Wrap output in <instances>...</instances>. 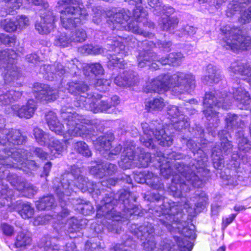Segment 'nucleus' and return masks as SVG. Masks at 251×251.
<instances>
[{"mask_svg": "<svg viewBox=\"0 0 251 251\" xmlns=\"http://www.w3.org/2000/svg\"><path fill=\"white\" fill-rule=\"evenodd\" d=\"M151 201H156L159 202L163 200V203L160 205H156L154 209H149V212L152 213L154 218L158 219L163 225L171 232H177L181 234L180 236H174V238L176 245H171L170 243H166L161 245L159 251H191L193 244L192 241L195 239L196 235L195 226L193 228L184 227L179 220L178 215L181 209L176 203L168 199H163L161 194H153L151 198H147Z\"/></svg>", "mask_w": 251, "mask_h": 251, "instance_id": "obj_1", "label": "nucleus"}, {"mask_svg": "<svg viewBox=\"0 0 251 251\" xmlns=\"http://www.w3.org/2000/svg\"><path fill=\"white\" fill-rule=\"evenodd\" d=\"M179 156L173 152L170 155V158L176 160L180 158ZM207 161V157L203 153V156L200 158L193 160L189 166L185 165L182 162L175 160L173 168L169 161H166V164L162 163L160 165L162 176L168 178L172 173H174L169 187L172 195L177 198L183 197L185 193L190 190V185L194 187H201L204 177L208 174V170L205 168Z\"/></svg>", "mask_w": 251, "mask_h": 251, "instance_id": "obj_2", "label": "nucleus"}, {"mask_svg": "<svg viewBox=\"0 0 251 251\" xmlns=\"http://www.w3.org/2000/svg\"><path fill=\"white\" fill-rule=\"evenodd\" d=\"M80 168L73 169L71 173H67L62 176L61 181L58 179L53 180V189L58 196L61 206L62 207L60 215H58L57 219L61 224L66 221L65 218L69 215V211L67 208L63 207V204H66V201L69 200L68 197L72 193L75 191L74 188H78L82 192L89 191L90 192H95L98 194L100 193V187H106L109 188L115 186L117 183V179L109 178L104 179L101 182L94 184L89 181L87 178L80 175Z\"/></svg>", "mask_w": 251, "mask_h": 251, "instance_id": "obj_3", "label": "nucleus"}, {"mask_svg": "<svg viewBox=\"0 0 251 251\" xmlns=\"http://www.w3.org/2000/svg\"><path fill=\"white\" fill-rule=\"evenodd\" d=\"M61 115L66 124V128L58 121L54 112L50 111L46 114V122L52 131L57 134H63L66 140L72 137L91 138L94 136L92 122L84 116L73 112L72 108L63 106Z\"/></svg>", "mask_w": 251, "mask_h": 251, "instance_id": "obj_4", "label": "nucleus"}, {"mask_svg": "<svg viewBox=\"0 0 251 251\" xmlns=\"http://www.w3.org/2000/svg\"><path fill=\"white\" fill-rule=\"evenodd\" d=\"M119 202H122L125 207L122 216L114 210V206L117 203V201L113 198L112 194L108 197L105 196L101 201L97 207V217H104L110 220L108 222L107 228L111 232L119 233L122 230V221L127 220L131 218L132 216L140 214V209L137 206L130 204L131 201L135 199L132 197L130 192L127 190H121L119 194Z\"/></svg>", "mask_w": 251, "mask_h": 251, "instance_id": "obj_5", "label": "nucleus"}, {"mask_svg": "<svg viewBox=\"0 0 251 251\" xmlns=\"http://www.w3.org/2000/svg\"><path fill=\"white\" fill-rule=\"evenodd\" d=\"M195 86V76L192 73L177 72L173 75L162 74L151 79L144 91L162 93L170 90L173 95L179 96L190 93Z\"/></svg>", "mask_w": 251, "mask_h": 251, "instance_id": "obj_6", "label": "nucleus"}, {"mask_svg": "<svg viewBox=\"0 0 251 251\" xmlns=\"http://www.w3.org/2000/svg\"><path fill=\"white\" fill-rule=\"evenodd\" d=\"M56 7L64 8L60 10V19L62 26L65 29H70L87 20L88 15L82 4L76 0H60Z\"/></svg>", "mask_w": 251, "mask_h": 251, "instance_id": "obj_7", "label": "nucleus"}, {"mask_svg": "<svg viewBox=\"0 0 251 251\" xmlns=\"http://www.w3.org/2000/svg\"><path fill=\"white\" fill-rule=\"evenodd\" d=\"M221 30L224 37L220 44L226 49L235 51L247 50L251 47V38H245L242 35V31L238 28L226 25L222 26Z\"/></svg>", "mask_w": 251, "mask_h": 251, "instance_id": "obj_8", "label": "nucleus"}, {"mask_svg": "<svg viewBox=\"0 0 251 251\" xmlns=\"http://www.w3.org/2000/svg\"><path fill=\"white\" fill-rule=\"evenodd\" d=\"M18 53L13 50L7 49L0 51V61L3 68L2 73L4 83L7 85L15 87L19 85L15 81L19 77V71L15 65Z\"/></svg>", "mask_w": 251, "mask_h": 251, "instance_id": "obj_9", "label": "nucleus"}, {"mask_svg": "<svg viewBox=\"0 0 251 251\" xmlns=\"http://www.w3.org/2000/svg\"><path fill=\"white\" fill-rule=\"evenodd\" d=\"M156 124H158L156 121L141 124L143 134L140 138L141 142L148 148H153V140L155 139L159 145L162 146H170L173 141L172 136L167 135L166 131L163 129L159 130L156 129L154 131V128Z\"/></svg>", "mask_w": 251, "mask_h": 251, "instance_id": "obj_10", "label": "nucleus"}, {"mask_svg": "<svg viewBox=\"0 0 251 251\" xmlns=\"http://www.w3.org/2000/svg\"><path fill=\"white\" fill-rule=\"evenodd\" d=\"M216 97L215 93L206 92L203 99V112L208 120L210 121L212 119L213 121L216 123L219 120L216 107H222V108L227 109L229 108L230 102L229 100V94L224 93L222 94V97L218 96L216 93Z\"/></svg>", "mask_w": 251, "mask_h": 251, "instance_id": "obj_11", "label": "nucleus"}, {"mask_svg": "<svg viewBox=\"0 0 251 251\" xmlns=\"http://www.w3.org/2000/svg\"><path fill=\"white\" fill-rule=\"evenodd\" d=\"M226 121L228 130H234L239 129L236 132L239 150L244 152L251 151V143L243 134V129L245 126V124L239 116L234 114H228Z\"/></svg>", "mask_w": 251, "mask_h": 251, "instance_id": "obj_12", "label": "nucleus"}, {"mask_svg": "<svg viewBox=\"0 0 251 251\" xmlns=\"http://www.w3.org/2000/svg\"><path fill=\"white\" fill-rule=\"evenodd\" d=\"M19 149L18 151L11 152L12 156L0 158V163L8 168H17L26 171L24 168L34 170L36 168L35 162L27 159V152Z\"/></svg>", "mask_w": 251, "mask_h": 251, "instance_id": "obj_13", "label": "nucleus"}, {"mask_svg": "<svg viewBox=\"0 0 251 251\" xmlns=\"http://www.w3.org/2000/svg\"><path fill=\"white\" fill-rule=\"evenodd\" d=\"M67 68L69 69L68 71L59 63L53 66L44 65L41 67L40 71L44 75L45 78L50 81L57 79V76L60 77L63 75L68 73L72 76L78 75L80 70L78 69L77 66L74 63V61L72 60V62L68 64Z\"/></svg>", "mask_w": 251, "mask_h": 251, "instance_id": "obj_14", "label": "nucleus"}, {"mask_svg": "<svg viewBox=\"0 0 251 251\" xmlns=\"http://www.w3.org/2000/svg\"><path fill=\"white\" fill-rule=\"evenodd\" d=\"M25 141V137L23 136L21 132L15 129H8L2 130L0 132V144L6 147L3 151L7 154V156H12L11 152L18 151H11L16 145L22 144Z\"/></svg>", "mask_w": 251, "mask_h": 251, "instance_id": "obj_15", "label": "nucleus"}, {"mask_svg": "<svg viewBox=\"0 0 251 251\" xmlns=\"http://www.w3.org/2000/svg\"><path fill=\"white\" fill-rule=\"evenodd\" d=\"M114 140L112 134L109 133L100 136L93 141L94 145L96 150L99 151L104 157L110 159L114 158L113 155H118L122 150V146L118 145L111 148V142Z\"/></svg>", "mask_w": 251, "mask_h": 251, "instance_id": "obj_16", "label": "nucleus"}, {"mask_svg": "<svg viewBox=\"0 0 251 251\" xmlns=\"http://www.w3.org/2000/svg\"><path fill=\"white\" fill-rule=\"evenodd\" d=\"M251 0H233L228 4L226 14L227 17H231L236 14H240L239 22L243 24L251 21V6L244 10L245 5Z\"/></svg>", "mask_w": 251, "mask_h": 251, "instance_id": "obj_17", "label": "nucleus"}, {"mask_svg": "<svg viewBox=\"0 0 251 251\" xmlns=\"http://www.w3.org/2000/svg\"><path fill=\"white\" fill-rule=\"evenodd\" d=\"M133 226H135L134 233L137 237L141 240H145V241L143 243V246L146 251H158L155 247L153 237L154 230L151 224L147 223L137 228L135 225Z\"/></svg>", "mask_w": 251, "mask_h": 251, "instance_id": "obj_18", "label": "nucleus"}, {"mask_svg": "<svg viewBox=\"0 0 251 251\" xmlns=\"http://www.w3.org/2000/svg\"><path fill=\"white\" fill-rule=\"evenodd\" d=\"M66 90L69 93L77 96L75 105L78 107L84 106L85 99L90 96V94L86 93L88 90V86L82 82H69L67 84Z\"/></svg>", "mask_w": 251, "mask_h": 251, "instance_id": "obj_19", "label": "nucleus"}, {"mask_svg": "<svg viewBox=\"0 0 251 251\" xmlns=\"http://www.w3.org/2000/svg\"><path fill=\"white\" fill-rule=\"evenodd\" d=\"M33 93L36 99L41 101H49L57 99L59 91L49 85L35 83L33 86Z\"/></svg>", "mask_w": 251, "mask_h": 251, "instance_id": "obj_20", "label": "nucleus"}, {"mask_svg": "<svg viewBox=\"0 0 251 251\" xmlns=\"http://www.w3.org/2000/svg\"><path fill=\"white\" fill-rule=\"evenodd\" d=\"M101 96L100 95L90 94L87 99H85L84 106H81L80 107L85 108L86 110L95 113L105 112L110 108L109 104L108 102L101 100Z\"/></svg>", "mask_w": 251, "mask_h": 251, "instance_id": "obj_21", "label": "nucleus"}, {"mask_svg": "<svg viewBox=\"0 0 251 251\" xmlns=\"http://www.w3.org/2000/svg\"><path fill=\"white\" fill-rule=\"evenodd\" d=\"M7 181L17 190L23 193L26 197H31L37 192L36 187L26 182L21 177H19L15 174L8 176Z\"/></svg>", "mask_w": 251, "mask_h": 251, "instance_id": "obj_22", "label": "nucleus"}, {"mask_svg": "<svg viewBox=\"0 0 251 251\" xmlns=\"http://www.w3.org/2000/svg\"><path fill=\"white\" fill-rule=\"evenodd\" d=\"M36 108V102L32 99L28 100L25 104H16L11 107L14 115L26 119L33 116Z\"/></svg>", "mask_w": 251, "mask_h": 251, "instance_id": "obj_23", "label": "nucleus"}, {"mask_svg": "<svg viewBox=\"0 0 251 251\" xmlns=\"http://www.w3.org/2000/svg\"><path fill=\"white\" fill-rule=\"evenodd\" d=\"M135 179L138 183H146L152 189L158 190L159 192L164 191V185L161 182V179L151 172L145 171L136 175Z\"/></svg>", "mask_w": 251, "mask_h": 251, "instance_id": "obj_24", "label": "nucleus"}, {"mask_svg": "<svg viewBox=\"0 0 251 251\" xmlns=\"http://www.w3.org/2000/svg\"><path fill=\"white\" fill-rule=\"evenodd\" d=\"M42 18L40 22L35 24V28L40 34H47L54 28L55 17L52 12L48 11L41 13Z\"/></svg>", "mask_w": 251, "mask_h": 251, "instance_id": "obj_25", "label": "nucleus"}, {"mask_svg": "<svg viewBox=\"0 0 251 251\" xmlns=\"http://www.w3.org/2000/svg\"><path fill=\"white\" fill-rule=\"evenodd\" d=\"M134 149L133 142H130L127 143L124 148L121 160L119 162L120 167L127 169L136 166V160L134 159Z\"/></svg>", "mask_w": 251, "mask_h": 251, "instance_id": "obj_26", "label": "nucleus"}, {"mask_svg": "<svg viewBox=\"0 0 251 251\" xmlns=\"http://www.w3.org/2000/svg\"><path fill=\"white\" fill-rule=\"evenodd\" d=\"M207 201L206 195L202 192L198 197L194 198V199L185 201L183 206L190 213H192V211L195 213L200 212L204 209L207 203Z\"/></svg>", "mask_w": 251, "mask_h": 251, "instance_id": "obj_27", "label": "nucleus"}, {"mask_svg": "<svg viewBox=\"0 0 251 251\" xmlns=\"http://www.w3.org/2000/svg\"><path fill=\"white\" fill-rule=\"evenodd\" d=\"M161 57H159L154 53L151 52L149 50H142L139 52L137 57L138 66L143 68L149 66L150 68L157 70L159 68L158 65L154 61H158Z\"/></svg>", "mask_w": 251, "mask_h": 251, "instance_id": "obj_28", "label": "nucleus"}, {"mask_svg": "<svg viewBox=\"0 0 251 251\" xmlns=\"http://www.w3.org/2000/svg\"><path fill=\"white\" fill-rule=\"evenodd\" d=\"M117 169V166L112 163H96L95 165L91 166L90 173L95 176L100 178L106 175H111L114 174Z\"/></svg>", "mask_w": 251, "mask_h": 251, "instance_id": "obj_29", "label": "nucleus"}, {"mask_svg": "<svg viewBox=\"0 0 251 251\" xmlns=\"http://www.w3.org/2000/svg\"><path fill=\"white\" fill-rule=\"evenodd\" d=\"M22 95V92L13 89H0V106L9 105L12 102L18 100Z\"/></svg>", "mask_w": 251, "mask_h": 251, "instance_id": "obj_30", "label": "nucleus"}, {"mask_svg": "<svg viewBox=\"0 0 251 251\" xmlns=\"http://www.w3.org/2000/svg\"><path fill=\"white\" fill-rule=\"evenodd\" d=\"M196 129L195 130L194 128L192 129V131H190V132H192V134L194 137H195L196 138H200V141L201 142V143H199L198 144L195 143V141L192 140H187L185 138H182V144H186L188 148H189L192 151H198L197 153L201 154V152H202L203 151L202 149H203V147L201 146V144H204L205 143L202 142L203 141V138L204 137V133L203 130L201 128V127L198 126L196 127Z\"/></svg>", "mask_w": 251, "mask_h": 251, "instance_id": "obj_31", "label": "nucleus"}, {"mask_svg": "<svg viewBox=\"0 0 251 251\" xmlns=\"http://www.w3.org/2000/svg\"><path fill=\"white\" fill-rule=\"evenodd\" d=\"M232 97L239 102L238 105L241 109H248L250 107L251 100L250 96L242 87H233Z\"/></svg>", "mask_w": 251, "mask_h": 251, "instance_id": "obj_32", "label": "nucleus"}, {"mask_svg": "<svg viewBox=\"0 0 251 251\" xmlns=\"http://www.w3.org/2000/svg\"><path fill=\"white\" fill-rule=\"evenodd\" d=\"M205 75L201 78L202 81L205 84L216 83L221 79L220 71L212 64L207 66L205 70Z\"/></svg>", "mask_w": 251, "mask_h": 251, "instance_id": "obj_33", "label": "nucleus"}, {"mask_svg": "<svg viewBox=\"0 0 251 251\" xmlns=\"http://www.w3.org/2000/svg\"><path fill=\"white\" fill-rule=\"evenodd\" d=\"M229 71L234 74H239L247 77L248 82L251 86V65L248 63L244 65L240 62L232 63L229 68Z\"/></svg>", "mask_w": 251, "mask_h": 251, "instance_id": "obj_34", "label": "nucleus"}, {"mask_svg": "<svg viewBox=\"0 0 251 251\" xmlns=\"http://www.w3.org/2000/svg\"><path fill=\"white\" fill-rule=\"evenodd\" d=\"M70 242H68L65 246V249L63 250H60L58 246L60 245L61 241H57L58 244L56 243L57 240L55 238L47 240L43 247L45 251H76V247L75 243L71 239Z\"/></svg>", "mask_w": 251, "mask_h": 251, "instance_id": "obj_35", "label": "nucleus"}, {"mask_svg": "<svg viewBox=\"0 0 251 251\" xmlns=\"http://www.w3.org/2000/svg\"><path fill=\"white\" fill-rule=\"evenodd\" d=\"M178 22V19L175 16L161 17L159 21V25L163 30L173 33L177 26Z\"/></svg>", "mask_w": 251, "mask_h": 251, "instance_id": "obj_36", "label": "nucleus"}, {"mask_svg": "<svg viewBox=\"0 0 251 251\" xmlns=\"http://www.w3.org/2000/svg\"><path fill=\"white\" fill-rule=\"evenodd\" d=\"M135 80L133 74L131 72H124L123 75L116 76L114 83L120 87H130L134 84Z\"/></svg>", "mask_w": 251, "mask_h": 251, "instance_id": "obj_37", "label": "nucleus"}, {"mask_svg": "<svg viewBox=\"0 0 251 251\" xmlns=\"http://www.w3.org/2000/svg\"><path fill=\"white\" fill-rule=\"evenodd\" d=\"M184 58V56L180 52L171 53L167 56L162 57L158 61L162 65H171L172 66L179 65Z\"/></svg>", "mask_w": 251, "mask_h": 251, "instance_id": "obj_38", "label": "nucleus"}, {"mask_svg": "<svg viewBox=\"0 0 251 251\" xmlns=\"http://www.w3.org/2000/svg\"><path fill=\"white\" fill-rule=\"evenodd\" d=\"M46 145H48L50 154L55 157H57L61 155L66 149L65 143L64 141L55 140L52 137Z\"/></svg>", "mask_w": 251, "mask_h": 251, "instance_id": "obj_39", "label": "nucleus"}, {"mask_svg": "<svg viewBox=\"0 0 251 251\" xmlns=\"http://www.w3.org/2000/svg\"><path fill=\"white\" fill-rule=\"evenodd\" d=\"M36 208L39 210L50 209L55 205V200L52 195L43 197L36 202Z\"/></svg>", "mask_w": 251, "mask_h": 251, "instance_id": "obj_40", "label": "nucleus"}, {"mask_svg": "<svg viewBox=\"0 0 251 251\" xmlns=\"http://www.w3.org/2000/svg\"><path fill=\"white\" fill-rule=\"evenodd\" d=\"M166 105V102L161 97L148 100L145 102V106L149 111H160Z\"/></svg>", "mask_w": 251, "mask_h": 251, "instance_id": "obj_41", "label": "nucleus"}, {"mask_svg": "<svg viewBox=\"0 0 251 251\" xmlns=\"http://www.w3.org/2000/svg\"><path fill=\"white\" fill-rule=\"evenodd\" d=\"M31 243V238L29 234L24 231L19 232L16 236L15 246L16 248L26 247Z\"/></svg>", "mask_w": 251, "mask_h": 251, "instance_id": "obj_42", "label": "nucleus"}, {"mask_svg": "<svg viewBox=\"0 0 251 251\" xmlns=\"http://www.w3.org/2000/svg\"><path fill=\"white\" fill-rule=\"evenodd\" d=\"M13 192L6 186H3L0 190V207L7 205L9 206L11 203Z\"/></svg>", "mask_w": 251, "mask_h": 251, "instance_id": "obj_43", "label": "nucleus"}, {"mask_svg": "<svg viewBox=\"0 0 251 251\" xmlns=\"http://www.w3.org/2000/svg\"><path fill=\"white\" fill-rule=\"evenodd\" d=\"M105 49L101 47L96 45H85L78 48V51L81 53L98 55L103 53Z\"/></svg>", "mask_w": 251, "mask_h": 251, "instance_id": "obj_44", "label": "nucleus"}, {"mask_svg": "<svg viewBox=\"0 0 251 251\" xmlns=\"http://www.w3.org/2000/svg\"><path fill=\"white\" fill-rule=\"evenodd\" d=\"M33 135L36 142L41 146L46 145L48 144L51 138L48 134L46 133L42 129L38 127L34 128Z\"/></svg>", "mask_w": 251, "mask_h": 251, "instance_id": "obj_45", "label": "nucleus"}, {"mask_svg": "<svg viewBox=\"0 0 251 251\" xmlns=\"http://www.w3.org/2000/svg\"><path fill=\"white\" fill-rule=\"evenodd\" d=\"M17 20L15 18L5 19L1 21V27L7 32H11L18 29L17 23Z\"/></svg>", "mask_w": 251, "mask_h": 251, "instance_id": "obj_46", "label": "nucleus"}, {"mask_svg": "<svg viewBox=\"0 0 251 251\" xmlns=\"http://www.w3.org/2000/svg\"><path fill=\"white\" fill-rule=\"evenodd\" d=\"M227 132L223 130L219 133V136L222 138L221 141V149H218L219 151H223L225 153H228L230 152L232 146L231 142L227 139Z\"/></svg>", "mask_w": 251, "mask_h": 251, "instance_id": "obj_47", "label": "nucleus"}, {"mask_svg": "<svg viewBox=\"0 0 251 251\" xmlns=\"http://www.w3.org/2000/svg\"><path fill=\"white\" fill-rule=\"evenodd\" d=\"M83 69L84 74L85 75H89V74H87L86 71L87 70H90L96 76L102 75L104 72L102 66L99 63L86 64L83 66Z\"/></svg>", "mask_w": 251, "mask_h": 251, "instance_id": "obj_48", "label": "nucleus"}, {"mask_svg": "<svg viewBox=\"0 0 251 251\" xmlns=\"http://www.w3.org/2000/svg\"><path fill=\"white\" fill-rule=\"evenodd\" d=\"M140 155L138 157V159L136 160V166L141 167H147L151 161V155L150 153L146 152L144 150H141Z\"/></svg>", "mask_w": 251, "mask_h": 251, "instance_id": "obj_49", "label": "nucleus"}, {"mask_svg": "<svg viewBox=\"0 0 251 251\" xmlns=\"http://www.w3.org/2000/svg\"><path fill=\"white\" fill-rule=\"evenodd\" d=\"M5 2V14H14V12L19 9L22 4V0H2Z\"/></svg>", "mask_w": 251, "mask_h": 251, "instance_id": "obj_50", "label": "nucleus"}, {"mask_svg": "<svg viewBox=\"0 0 251 251\" xmlns=\"http://www.w3.org/2000/svg\"><path fill=\"white\" fill-rule=\"evenodd\" d=\"M108 59L107 66L109 68H112V67L125 68L126 65L123 58L118 57L117 55L114 54H110Z\"/></svg>", "mask_w": 251, "mask_h": 251, "instance_id": "obj_51", "label": "nucleus"}, {"mask_svg": "<svg viewBox=\"0 0 251 251\" xmlns=\"http://www.w3.org/2000/svg\"><path fill=\"white\" fill-rule=\"evenodd\" d=\"M72 42L71 37L63 33L55 37L54 44L56 46L67 47L70 45Z\"/></svg>", "mask_w": 251, "mask_h": 251, "instance_id": "obj_52", "label": "nucleus"}, {"mask_svg": "<svg viewBox=\"0 0 251 251\" xmlns=\"http://www.w3.org/2000/svg\"><path fill=\"white\" fill-rule=\"evenodd\" d=\"M21 209L19 213L21 217L24 219H29L31 218L34 213V209L31 204L28 202L23 203L21 205Z\"/></svg>", "mask_w": 251, "mask_h": 251, "instance_id": "obj_53", "label": "nucleus"}, {"mask_svg": "<svg viewBox=\"0 0 251 251\" xmlns=\"http://www.w3.org/2000/svg\"><path fill=\"white\" fill-rule=\"evenodd\" d=\"M75 151L84 156L89 157L92 153L86 143L83 141L77 142L74 145Z\"/></svg>", "mask_w": 251, "mask_h": 251, "instance_id": "obj_54", "label": "nucleus"}, {"mask_svg": "<svg viewBox=\"0 0 251 251\" xmlns=\"http://www.w3.org/2000/svg\"><path fill=\"white\" fill-rule=\"evenodd\" d=\"M65 226L68 228L67 232L68 233H73L79 231V229H81L82 225L79 224L78 220L72 217L68 220L67 223H65Z\"/></svg>", "mask_w": 251, "mask_h": 251, "instance_id": "obj_55", "label": "nucleus"}, {"mask_svg": "<svg viewBox=\"0 0 251 251\" xmlns=\"http://www.w3.org/2000/svg\"><path fill=\"white\" fill-rule=\"evenodd\" d=\"M170 126L173 127L176 130H180L182 129H185L190 125L189 121L183 115L179 116L177 121L176 122H173L170 124Z\"/></svg>", "mask_w": 251, "mask_h": 251, "instance_id": "obj_56", "label": "nucleus"}, {"mask_svg": "<svg viewBox=\"0 0 251 251\" xmlns=\"http://www.w3.org/2000/svg\"><path fill=\"white\" fill-rule=\"evenodd\" d=\"M167 113L169 115L168 118L170 119L171 123L177 122L179 116L183 115L181 113L178 108L174 105L170 106L168 108Z\"/></svg>", "mask_w": 251, "mask_h": 251, "instance_id": "obj_57", "label": "nucleus"}, {"mask_svg": "<svg viewBox=\"0 0 251 251\" xmlns=\"http://www.w3.org/2000/svg\"><path fill=\"white\" fill-rule=\"evenodd\" d=\"M71 37L72 42H82L86 40L87 35L84 30L79 28L75 30Z\"/></svg>", "mask_w": 251, "mask_h": 251, "instance_id": "obj_58", "label": "nucleus"}, {"mask_svg": "<svg viewBox=\"0 0 251 251\" xmlns=\"http://www.w3.org/2000/svg\"><path fill=\"white\" fill-rule=\"evenodd\" d=\"M92 21L97 24H99L102 21V17L104 16L103 13L102 12L101 8L100 7H97L92 8Z\"/></svg>", "mask_w": 251, "mask_h": 251, "instance_id": "obj_59", "label": "nucleus"}, {"mask_svg": "<svg viewBox=\"0 0 251 251\" xmlns=\"http://www.w3.org/2000/svg\"><path fill=\"white\" fill-rule=\"evenodd\" d=\"M111 83L110 80L105 79H98L95 83V86L100 91H106Z\"/></svg>", "mask_w": 251, "mask_h": 251, "instance_id": "obj_60", "label": "nucleus"}, {"mask_svg": "<svg viewBox=\"0 0 251 251\" xmlns=\"http://www.w3.org/2000/svg\"><path fill=\"white\" fill-rule=\"evenodd\" d=\"M15 42L16 39L14 37H10L5 34H0V44L3 43L5 45L12 46L15 45Z\"/></svg>", "mask_w": 251, "mask_h": 251, "instance_id": "obj_61", "label": "nucleus"}, {"mask_svg": "<svg viewBox=\"0 0 251 251\" xmlns=\"http://www.w3.org/2000/svg\"><path fill=\"white\" fill-rule=\"evenodd\" d=\"M212 151L213 165L215 168L218 169L221 166V165L223 164V159L222 156H221L220 154L219 155H218L217 153L215 154V151H217L216 148L214 149Z\"/></svg>", "mask_w": 251, "mask_h": 251, "instance_id": "obj_62", "label": "nucleus"}, {"mask_svg": "<svg viewBox=\"0 0 251 251\" xmlns=\"http://www.w3.org/2000/svg\"><path fill=\"white\" fill-rule=\"evenodd\" d=\"M16 19L17 20V23L18 25V29H22L29 24L28 19L25 16H18Z\"/></svg>", "mask_w": 251, "mask_h": 251, "instance_id": "obj_63", "label": "nucleus"}, {"mask_svg": "<svg viewBox=\"0 0 251 251\" xmlns=\"http://www.w3.org/2000/svg\"><path fill=\"white\" fill-rule=\"evenodd\" d=\"M0 228L3 233L6 236H10L13 234L14 227L7 224H1Z\"/></svg>", "mask_w": 251, "mask_h": 251, "instance_id": "obj_64", "label": "nucleus"}]
</instances>
